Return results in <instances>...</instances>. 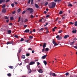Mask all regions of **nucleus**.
I'll return each instance as SVG.
<instances>
[{"label": "nucleus", "mask_w": 77, "mask_h": 77, "mask_svg": "<svg viewBox=\"0 0 77 77\" xmlns=\"http://www.w3.org/2000/svg\"><path fill=\"white\" fill-rule=\"evenodd\" d=\"M56 3L54 2H52L49 5V8H54L55 6H56Z\"/></svg>", "instance_id": "1"}, {"label": "nucleus", "mask_w": 77, "mask_h": 77, "mask_svg": "<svg viewBox=\"0 0 77 77\" xmlns=\"http://www.w3.org/2000/svg\"><path fill=\"white\" fill-rule=\"evenodd\" d=\"M27 11H30V14H32V13L33 12V9L31 8H28L27 9Z\"/></svg>", "instance_id": "2"}, {"label": "nucleus", "mask_w": 77, "mask_h": 77, "mask_svg": "<svg viewBox=\"0 0 77 77\" xmlns=\"http://www.w3.org/2000/svg\"><path fill=\"white\" fill-rule=\"evenodd\" d=\"M56 38L57 39H58V40H61V39H62V36H59V35H57V36Z\"/></svg>", "instance_id": "3"}, {"label": "nucleus", "mask_w": 77, "mask_h": 77, "mask_svg": "<svg viewBox=\"0 0 77 77\" xmlns=\"http://www.w3.org/2000/svg\"><path fill=\"white\" fill-rule=\"evenodd\" d=\"M30 30L29 29H26L23 31L24 33H29Z\"/></svg>", "instance_id": "4"}, {"label": "nucleus", "mask_w": 77, "mask_h": 77, "mask_svg": "<svg viewBox=\"0 0 77 77\" xmlns=\"http://www.w3.org/2000/svg\"><path fill=\"white\" fill-rule=\"evenodd\" d=\"M6 11V8H4L2 11V13H5Z\"/></svg>", "instance_id": "5"}, {"label": "nucleus", "mask_w": 77, "mask_h": 77, "mask_svg": "<svg viewBox=\"0 0 77 77\" xmlns=\"http://www.w3.org/2000/svg\"><path fill=\"white\" fill-rule=\"evenodd\" d=\"M13 43H14V42L13 41L8 42H7V45H8V44H13Z\"/></svg>", "instance_id": "6"}, {"label": "nucleus", "mask_w": 77, "mask_h": 77, "mask_svg": "<svg viewBox=\"0 0 77 77\" xmlns=\"http://www.w3.org/2000/svg\"><path fill=\"white\" fill-rule=\"evenodd\" d=\"M35 62L33 61L31 62L29 64V65H33V64H35Z\"/></svg>", "instance_id": "7"}, {"label": "nucleus", "mask_w": 77, "mask_h": 77, "mask_svg": "<svg viewBox=\"0 0 77 77\" xmlns=\"http://www.w3.org/2000/svg\"><path fill=\"white\" fill-rule=\"evenodd\" d=\"M5 0H0V4H2V3H5Z\"/></svg>", "instance_id": "8"}, {"label": "nucleus", "mask_w": 77, "mask_h": 77, "mask_svg": "<svg viewBox=\"0 0 77 77\" xmlns=\"http://www.w3.org/2000/svg\"><path fill=\"white\" fill-rule=\"evenodd\" d=\"M38 72L40 73H42L43 72V71H42V69H40L38 70Z\"/></svg>", "instance_id": "9"}, {"label": "nucleus", "mask_w": 77, "mask_h": 77, "mask_svg": "<svg viewBox=\"0 0 77 77\" xmlns=\"http://www.w3.org/2000/svg\"><path fill=\"white\" fill-rule=\"evenodd\" d=\"M69 35H65L64 36V38H65V39H66V38H69Z\"/></svg>", "instance_id": "10"}, {"label": "nucleus", "mask_w": 77, "mask_h": 77, "mask_svg": "<svg viewBox=\"0 0 77 77\" xmlns=\"http://www.w3.org/2000/svg\"><path fill=\"white\" fill-rule=\"evenodd\" d=\"M74 42H75L74 41L73 42H71L70 43V45H74Z\"/></svg>", "instance_id": "11"}, {"label": "nucleus", "mask_w": 77, "mask_h": 77, "mask_svg": "<svg viewBox=\"0 0 77 77\" xmlns=\"http://www.w3.org/2000/svg\"><path fill=\"white\" fill-rule=\"evenodd\" d=\"M8 32L9 35H10L12 33V31L11 30H9L8 31Z\"/></svg>", "instance_id": "12"}, {"label": "nucleus", "mask_w": 77, "mask_h": 77, "mask_svg": "<svg viewBox=\"0 0 77 77\" xmlns=\"http://www.w3.org/2000/svg\"><path fill=\"white\" fill-rule=\"evenodd\" d=\"M45 51H46V52H47V51H49V48H46L45 49Z\"/></svg>", "instance_id": "13"}, {"label": "nucleus", "mask_w": 77, "mask_h": 77, "mask_svg": "<svg viewBox=\"0 0 77 77\" xmlns=\"http://www.w3.org/2000/svg\"><path fill=\"white\" fill-rule=\"evenodd\" d=\"M52 43L53 44H54L56 43V40L54 39H53L52 40Z\"/></svg>", "instance_id": "14"}, {"label": "nucleus", "mask_w": 77, "mask_h": 77, "mask_svg": "<svg viewBox=\"0 0 77 77\" xmlns=\"http://www.w3.org/2000/svg\"><path fill=\"white\" fill-rule=\"evenodd\" d=\"M46 47V43H44V44L43 45V48H45V47Z\"/></svg>", "instance_id": "15"}, {"label": "nucleus", "mask_w": 77, "mask_h": 77, "mask_svg": "<svg viewBox=\"0 0 77 77\" xmlns=\"http://www.w3.org/2000/svg\"><path fill=\"white\" fill-rule=\"evenodd\" d=\"M43 63H44L45 65V66L47 65V62L46 61H43Z\"/></svg>", "instance_id": "16"}, {"label": "nucleus", "mask_w": 77, "mask_h": 77, "mask_svg": "<svg viewBox=\"0 0 77 77\" xmlns=\"http://www.w3.org/2000/svg\"><path fill=\"white\" fill-rule=\"evenodd\" d=\"M30 17H31V19H32V18H35V16H33V15H31L30 16Z\"/></svg>", "instance_id": "17"}, {"label": "nucleus", "mask_w": 77, "mask_h": 77, "mask_svg": "<svg viewBox=\"0 0 77 77\" xmlns=\"http://www.w3.org/2000/svg\"><path fill=\"white\" fill-rule=\"evenodd\" d=\"M76 29H75V30H73V31H72V33H76Z\"/></svg>", "instance_id": "18"}, {"label": "nucleus", "mask_w": 77, "mask_h": 77, "mask_svg": "<svg viewBox=\"0 0 77 77\" xmlns=\"http://www.w3.org/2000/svg\"><path fill=\"white\" fill-rule=\"evenodd\" d=\"M35 7L36 8H39V6L37 4H35Z\"/></svg>", "instance_id": "19"}, {"label": "nucleus", "mask_w": 77, "mask_h": 77, "mask_svg": "<svg viewBox=\"0 0 77 77\" xmlns=\"http://www.w3.org/2000/svg\"><path fill=\"white\" fill-rule=\"evenodd\" d=\"M75 24H74V25L75 26H76L77 27V21H76L75 22Z\"/></svg>", "instance_id": "20"}, {"label": "nucleus", "mask_w": 77, "mask_h": 77, "mask_svg": "<svg viewBox=\"0 0 77 77\" xmlns=\"http://www.w3.org/2000/svg\"><path fill=\"white\" fill-rule=\"evenodd\" d=\"M52 76H56V74L55 73H52Z\"/></svg>", "instance_id": "21"}, {"label": "nucleus", "mask_w": 77, "mask_h": 77, "mask_svg": "<svg viewBox=\"0 0 77 77\" xmlns=\"http://www.w3.org/2000/svg\"><path fill=\"white\" fill-rule=\"evenodd\" d=\"M61 0H54V2H60Z\"/></svg>", "instance_id": "22"}, {"label": "nucleus", "mask_w": 77, "mask_h": 77, "mask_svg": "<svg viewBox=\"0 0 77 77\" xmlns=\"http://www.w3.org/2000/svg\"><path fill=\"white\" fill-rule=\"evenodd\" d=\"M26 56H27V57H29V56H30V54L26 53Z\"/></svg>", "instance_id": "23"}, {"label": "nucleus", "mask_w": 77, "mask_h": 77, "mask_svg": "<svg viewBox=\"0 0 77 77\" xmlns=\"http://www.w3.org/2000/svg\"><path fill=\"white\" fill-rule=\"evenodd\" d=\"M8 67L9 68H10L11 69H13V68L14 67L13 66H8Z\"/></svg>", "instance_id": "24"}, {"label": "nucleus", "mask_w": 77, "mask_h": 77, "mask_svg": "<svg viewBox=\"0 0 77 77\" xmlns=\"http://www.w3.org/2000/svg\"><path fill=\"white\" fill-rule=\"evenodd\" d=\"M46 57H47L46 55H44L42 57V58H45Z\"/></svg>", "instance_id": "25"}, {"label": "nucleus", "mask_w": 77, "mask_h": 77, "mask_svg": "<svg viewBox=\"0 0 77 77\" xmlns=\"http://www.w3.org/2000/svg\"><path fill=\"white\" fill-rule=\"evenodd\" d=\"M21 57L22 58H26V57H25V55H22Z\"/></svg>", "instance_id": "26"}, {"label": "nucleus", "mask_w": 77, "mask_h": 77, "mask_svg": "<svg viewBox=\"0 0 77 77\" xmlns=\"http://www.w3.org/2000/svg\"><path fill=\"white\" fill-rule=\"evenodd\" d=\"M20 11H21V9L19 8V9H18V10H17V12L19 13V12H20Z\"/></svg>", "instance_id": "27"}, {"label": "nucleus", "mask_w": 77, "mask_h": 77, "mask_svg": "<svg viewBox=\"0 0 77 77\" xmlns=\"http://www.w3.org/2000/svg\"><path fill=\"white\" fill-rule=\"evenodd\" d=\"M68 6H69L70 7H72V5L71 4H69L68 5Z\"/></svg>", "instance_id": "28"}, {"label": "nucleus", "mask_w": 77, "mask_h": 77, "mask_svg": "<svg viewBox=\"0 0 77 77\" xmlns=\"http://www.w3.org/2000/svg\"><path fill=\"white\" fill-rule=\"evenodd\" d=\"M62 13H63V12H62V11H61L59 13V14H60V15H61V14H62Z\"/></svg>", "instance_id": "29"}, {"label": "nucleus", "mask_w": 77, "mask_h": 77, "mask_svg": "<svg viewBox=\"0 0 77 77\" xmlns=\"http://www.w3.org/2000/svg\"><path fill=\"white\" fill-rule=\"evenodd\" d=\"M62 32H63V31H62V30H60V31H58V33H62Z\"/></svg>", "instance_id": "30"}, {"label": "nucleus", "mask_w": 77, "mask_h": 77, "mask_svg": "<svg viewBox=\"0 0 77 77\" xmlns=\"http://www.w3.org/2000/svg\"><path fill=\"white\" fill-rule=\"evenodd\" d=\"M14 3H13L11 4V6L12 8H13V7H14Z\"/></svg>", "instance_id": "31"}, {"label": "nucleus", "mask_w": 77, "mask_h": 77, "mask_svg": "<svg viewBox=\"0 0 77 77\" xmlns=\"http://www.w3.org/2000/svg\"><path fill=\"white\" fill-rule=\"evenodd\" d=\"M7 75H8V76H11V75H11V73H9L7 74Z\"/></svg>", "instance_id": "32"}, {"label": "nucleus", "mask_w": 77, "mask_h": 77, "mask_svg": "<svg viewBox=\"0 0 77 77\" xmlns=\"http://www.w3.org/2000/svg\"><path fill=\"white\" fill-rule=\"evenodd\" d=\"M48 4V2H46L45 4V6H47Z\"/></svg>", "instance_id": "33"}, {"label": "nucleus", "mask_w": 77, "mask_h": 77, "mask_svg": "<svg viewBox=\"0 0 77 77\" xmlns=\"http://www.w3.org/2000/svg\"><path fill=\"white\" fill-rule=\"evenodd\" d=\"M24 40V39L23 38H22L20 40V41H23Z\"/></svg>", "instance_id": "34"}, {"label": "nucleus", "mask_w": 77, "mask_h": 77, "mask_svg": "<svg viewBox=\"0 0 77 77\" xmlns=\"http://www.w3.org/2000/svg\"><path fill=\"white\" fill-rule=\"evenodd\" d=\"M10 20H14V17H10Z\"/></svg>", "instance_id": "35"}, {"label": "nucleus", "mask_w": 77, "mask_h": 77, "mask_svg": "<svg viewBox=\"0 0 77 77\" xmlns=\"http://www.w3.org/2000/svg\"><path fill=\"white\" fill-rule=\"evenodd\" d=\"M20 19H21V17H19V20L18 21V22H20Z\"/></svg>", "instance_id": "36"}, {"label": "nucleus", "mask_w": 77, "mask_h": 77, "mask_svg": "<svg viewBox=\"0 0 77 77\" xmlns=\"http://www.w3.org/2000/svg\"><path fill=\"white\" fill-rule=\"evenodd\" d=\"M5 19H9V17L7 16H5Z\"/></svg>", "instance_id": "37"}, {"label": "nucleus", "mask_w": 77, "mask_h": 77, "mask_svg": "<svg viewBox=\"0 0 77 77\" xmlns=\"http://www.w3.org/2000/svg\"><path fill=\"white\" fill-rule=\"evenodd\" d=\"M58 44H56V43L54 44V47L56 46V45H58Z\"/></svg>", "instance_id": "38"}, {"label": "nucleus", "mask_w": 77, "mask_h": 77, "mask_svg": "<svg viewBox=\"0 0 77 77\" xmlns=\"http://www.w3.org/2000/svg\"><path fill=\"white\" fill-rule=\"evenodd\" d=\"M5 6H6V5H4L2 6V8H5Z\"/></svg>", "instance_id": "39"}, {"label": "nucleus", "mask_w": 77, "mask_h": 77, "mask_svg": "<svg viewBox=\"0 0 77 77\" xmlns=\"http://www.w3.org/2000/svg\"><path fill=\"white\" fill-rule=\"evenodd\" d=\"M26 13V11H23L22 13V14H25Z\"/></svg>", "instance_id": "40"}, {"label": "nucleus", "mask_w": 77, "mask_h": 77, "mask_svg": "<svg viewBox=\"0 0 77 77\" xmlns=\"http://www.w3.org/2000/svg\"><path fill=\"white\" fill-rule=\"evenodd\" d=\"M66 75H69V73L67 72L65 74Z\"/></svg>", "instance_id": "41"}, {"label": "nucleus", "mask_w": 77, "mask_h": 77, "mask_svg": "<svg viewBox=\"0 0 77 77\" xmlns=\"http://www.w3.org/2000/svg\"><path fill=\"white\" fill-rule=\"evenodd\" d=\"M48 24V23H46L45 25H44V26H45H45H47Z\"/></svg>", "instance_id": "42"}, {"label": "nucleus", "mask_w": 77, "mask_h": 77, "mask_svg": "<svg viewBox=\"0 0 77 77\" xmlns=\"http://www.w3.org/2000/svg\"><path fill=\"white\" fill-rule=\"evenodd\" d=\"M14 37H15L16 38H18V36L17 35H15L14 36Z\"/></svg>", "instance_id": "43"}, {"label": "nucleus", "mask_w": 77, "mask_h": 77, "mask_svg": "<svg viewBox=\"0 0 77 77\" xmlns=\"http://www.w3.org/2000/svg\"><path fill=\"white\" fill-rule=\"evenodd\" d=\"M26 67L27 68H28V69H29V68H30V66H29V65H27Z\"/></svg>", "instance_id": "44"}, {"label": "nucleus", "mask_w": 77, "mask_h": 77, "mask_svg": "<svg viewBox=\"0 0 77 77\" xmlns=\"http://www.w3.org/2000/svg\"><path fill=\"white\" fill-rule=\"evenodd\" d=\"M27 27V25H25L24 26V27H25V28Z\"/></svg>", "instance_id": "45"}, {"label": "nucleus", "mask_w": 77, "mask_h": 77, "mask_svg": "<svg viewBox=\"0 0 77 77\" xmlns=\"http://www.w3.org/2000/svg\"><path fill=\"white\" fill-rule=\"evenodd\" d=\"M49 74L50 75H51L53 74V73H52V72H50L49 73Z\"/></svg>", "instance_id": "46"}, {"label": "nucleus", "mask_w": 77, "mask_h": 77, "mask_svg": "<svg viewBox=\"0 0 77 77\" xmlns=\"http://www.w3.org/2000/svg\"><path fill=\"white\" fill-rule=\"evenodd\" d=\"M29 38H30V39H32V38H33V36H29Z\"/></svg>", "instance_id": "47"}, {"label": "nucleus", "mask_w": 77, "mask_h": 77, "mask_svg": "<svg viewBox=\"0 0 77 77\" xmlns=\"http://www.w3.org/2000/svg\"><path fill=\"white\" fill-rule=\"evenodd\" d=\"M50 17V15H47L46 16V18H48L49 17Z\"/></svg>", "instance_id": "48"}, {"label": "nucleus", "mask_w": 77, "mask_h": 77, "mask_svg": "<svg viewBox=\"0 0 77 77\" xmlns=\"http://www.w3.org/2000/svg\"><path fill=\"white\" fill-rule=\"evenodd\" d=\"M74 48H76V49H77V46H73Z\"/></svg>", "instance_id": "49"}, {"label": "nucleus", "mask_w": 77, "mask_h": 77, "mask_svg": "<svg viewBox=\"0 0 77 77\" xmlns=\"http://www.w3.org/2000/svg\"><path fill=\"white\" fill-rule=\"evenodd\" d=\"M37 66H39V65H40V63H39V62H37Z\"/></svg>", "instance_id": "50"}, {"label": "nucleus", "mask_w": 77, "mask_h": 77, "mask_svg": "<svg viewBox=\"0 0 77 77\" xmlns=\"http://www.w3.org/2000/svg\"><path fill=\"white\" fill-rule=\"evenodd\" d=\"M12 24H13L12 23H10L9 24V26H12Z\"/></svg>", "instance_id": "51"}, {"label": "nucleus", "mask_w": 77, "mask_h": 77, "mask_svg": "<svg viewBox=\"0 0 77 77\" xmlns=\"http://www.w3.org/2000/svg\"><path fill=\"white\" fill-rule=\"evenodd\" d=\"M43 29H43V28H42L40 29V30H41V31H42V30H43Z\"/></svg>", "instance_id": "52"}, {"label": "nucleus", "mask_w": 77, "mask_h": 77, "mask_svg": "<svg viewBox=\"0 0 77 77\" xmlns=\"http://www.w3.org/2000/svg\"><path fill=\"white\" fill-rule=\"evenodd\" d=\"M30 2H31V0H29V1L28 2V3H30Z\"/></svg>", "instance_id": "53"}, {"label": "nucleus", "mask_w": 77, "mask_h": 77, "mask_svg": "<svg viewBox=\"0 0 77 77\" xmlns=\"http://www.w3.org/2000/svg\"><path fill=\"white\" fill-rule=\"evenodd\" d=\"M32 50V48H29L28 49V50Z\"/></svg>", "instance_id": "54"}, {"label": "nucleus", "mask_w": 77, "mask_h": 77, "mask_svg": "<svg viewBox=\"0 0 77 77\" xmlns=\"http://www.w3.org/2000/svg\"><path fill=\"white\" fill-rule=\"evenodd\" d=\"M25 23H26V22L27 21H28V20H27V19H25Z\"/></svg>", "instance_id": "55"}, {"label": "nucleus", "mask_w": 77, "mask_h": 77, "mask_svg": "<svg viewBox=\"0 0 77 77\" xmlns=\"http://www.w3.org/2000/svg\"><path fill=\"white\" fill-rule=\"evenodd\" d=\"M42 20H44V18H42V19H41L40 20V22H41L42 21Z\"/></svg>", "instance_id": "56"}, {"label": "nucleus", "mask_w": 77, "mask_h": 77, "mask_svg": "<svg viewBox=\"0 0 77 77\" xmlns=\"http://www.w3.org/2000/svg\"><path fill=\"white\" fill-rule=\"evenodd\" d=\"M33 0H31V3L32 5H33Z\"/></svg>", "instance_id": "57"}, {"label": "nucleus", "mask_w": 77, "mask_h": 77, "mask_svg": "<svg viewBox=\"0 0 77 77\" xmlns=\"http://www.w3.org/2000/svg\"><path fill=\"white\" fill-rule=\"evenodd\" d=\"M52 31L53 32H55V29L53 28L52 29Z\"/></svg>", "instance_id": "58"}, {"label": "nucleus", "mask_w": 77, "mask_h": 77, "mask_svg": "<svg viewBox=\"0 0 77 77\" xmlns=\"http://www.w3.org/2000/svg\"><path fill=\"white\" fill-rule=\"evenodd\" d=\"M9 1H10V0H7L6 2L8 3V2H9Z\"/></svg>", "instance_id": "59"}, {"label": "nucleus", "mask_w": 77, "mask_h": 77, "mask_svg": "<svg viewBox=\"0 0 77 77\" xmlns=\"http://www.w3.org/2000/svg\"><path fill=\"white\" fill-rule=\"evenodd\" d=\"M21 51V50H20L18 51V52L19 53H20Z\"/></svg>", "instance_id": "60"}, {"label": "nucleus", "mask_w": 77, "mask_h": 77, "mask_svg": "<svg viewBox=\"0 0 77 77\" xmlns=\"http://www.w3.org/2000/svg\"><path fill=\"white\" fill-rule=\"evenodd\" d=\"M12 14H15V11H13L12 12Z\"/></svg>", "instance_id": "61"}, {"label": "nucleus", "mask_w": 77, "mask_h": 77, "mask_svg": "<svg viewBox=\"0 0 77 77\" xmlns=\"http://www.w3.org/2000/svg\"><path fill=\"white\" fill-rule=\"evenodd\" d=\"M9 19H8L7 20H6L7 23H9Z\"/></svg>", "instance_id": "62"}, {"label": "nucleus", "mask_w": 77, "mask_h": 77, "mask_svg": "<svg viewBox=\"0 0 77 77\" xmlns=\"http://www.w3.org/2000/svg\"><path fill=\"white\" fill-rule=\"evenodd\" d=\"M33 31L34 32H36V30H35V29H33Z\"/></svg>", "instance_id": "63"}, {"label": "nucleus", "mask_w": 77, "mask_h": 77, "mask_svg": "<svg viewBox=\"0 0 77 77\" xmlns=\"http://www.w3.org/2000/svg\"><path fill=\"white\" fill-rule=\"evenodd\" d=\"M44 13L45 14H47V11H44Z\"/></svg>", "instance_id": "64"}]
</instances>
